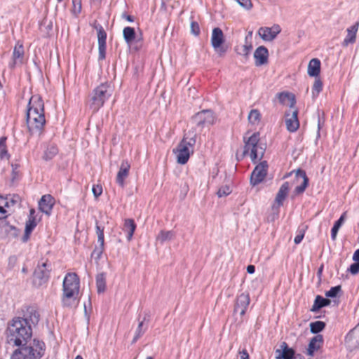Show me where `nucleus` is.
I'll return each mask as SVG.
<instances>
[{
    "label": "nucleus",
    "instance_id": "obj_1",
    "mask_svg": "<svg viewBox=\"0 0 359 359\" xmlns=\"http://www.w3.org/2000/svg\"><path fill=\"white\" fill-rule=\"evenodd\" d=\"M27 311L29 313V319L14 318L8 326L7 343L17 347L13 351L11 359H38L44 355L43 342L34 340L32 346H26L32 335L29 322L35 324L39 320V315L34 309L31 308Z\"/></svg>",
    "mask_w": 359,
    "mask_h": 359
},
{
    "label": "nucleus",
    "instance_id": "obj_2",
    "mask_svg": "<svg viewBox=\"0 0 359 359\" xmlns=\"http://www.w3.org/2000/svg\"><path fill=\"white\" fill-rule=\"evenodd\" d=\"M46 123L44 104L38 95L31 97L27 111V125L32 135H40Z\"/></svg>",
    "mask_w": 359,
    "mask_h": 359
},
{
    "label": "nucleus",
    "instance_id": "obj_3",
    "mask_svg": "<svg viewBox=\"0 0 359 359\" xmlns=\"http://www.w3.org/2000/svg\"><path fill=\"white\" fill-rule=\"evenodd\" d=\"M62 302L65 306L74 307L78 304L79 278L74 273H69L63 280Z\"/></svg>",
    "mask_w": 359,
    "mask_h": 359
},
{
    "label": "nucleus",
    "instance_id": "obj_4",
    "mask_svg": "<svg viewBox=\"0 0 359 359\" xmlns=\"http://www.w3.org/2000/svg\"><path fill=\"white\" fill-rule=\"evenodd\" d=\"M196 142V133L193 130L185 132L182 141L177 147L173 149L176 155L177 162L179 164H185L191 154L194 152V147Z\"/></svg>",
    "mask_w": 359,
    "mask_h": 359
},
{
    "label": "nucleus",
    "instance_id": "obj_5",
    "mask_svg": "<svg viewBox=\"0 0 359 359\" xmlns=\"http://www.w3.org/2000/svg\"><path fill=\"white\" fill-rule=\"evenodd\" d=\"M113 90L107 83H101L97 86L90 94L88 106L93 112L100 109L112 95Z\"/></svg>",
    "mask_w": 359,
    "mask_h": 359
},
{
    "label": "nucleus",
    "instance_id": "obj_6",
    "mask_svg": "<svg viewBox=\"0 0 359 359\" xmlns=\"http://www.w3.org/2000/svg\"><path fill=\"white\" fill-rule=\"evenodd\" d=\"M245 143L243 156L250 152L251 160L255 163L257 160L261 159L265 152V147L259 142V134L255 133L249 137H243Z\"/></svg>",
    "mask_w": 359,
    "mask_h": 359
},
{
    "label": "nucleus",
    "instance_id": "obj_7",
    "mask_svg": "<svg viewBox=\"0 0 359 359\" xmlns=\"http://www.w3.org/2000/svg\"><path fill=\"white\" fill-rule=\"evenodd\" d=\"M214 122L215 117L213 113L210 110H203L192 117V126L189 130H193L197 133L196 128L201 130L206 126L212 125Z\"/></svg>",
    "mask_w": 359,
    "mask_h": 359
},
{
    "label": "nucleus",
    "instance_id": "obj_8",
    "mask_svg": "<svg viewBox=\"0 0 359 359\" xmlns=\"http://www.w3.org/2000/svg\"><path fill=\"white\" fill-rule=\"evenodd\" d=\"M50 269V264H48V262L38 265L33 277V283L36 287H39L48 282Z\"/></svg>",
    "mask_w": 359,
    "mask_h": 359
},
{
    "label": "nucleus",
    "instance_id": "obj_9",
    "mask_svg": "<svg viewBox=\"0 0 359 359\" xmlns=\"http://www.w3.org/2000/svg\"><path fill=\"white\" fill-rule=\"evenodd\" d=\"M224 41L222 30L219 27L214 28L212 31L210 43L214 50L220 56L226 52V48L223 46Z\"/></svg>",
    "mask_w": 359,
    "mask_h": 359
},
{
    "label": "nucleus",
    "instance_id": "obj_10",
    "mask_svg": "<svg viewBox=\"0 0 359 359\" xmlns=\"http://www.w3.org/2000/svg\"><path fill=\"white\" fill-rule=\"evenodd\" d=\"M345 346L350 352L359 348V323L347 334Z\"/></svg>",
    "mask_w": 359,
    "mask_h": 359
},
{
    "label": "nucleus",
    "instance_id": "obj_11",
    "mask_svg": "<svg viewBox=\"0 0 359 359\" xmlns=\"http://www.w3.org/2000/svg\"><path fill=\"white\" fill-rule=\"evenodd\" d=\"M24 47L22 43L18 41L13 48L11 60L9 62L8 66L10 68L14 69L16 66L22 65L24 63Z\"/></svg>",
    "mask_w": 359,
    "mask_h": 359
},
{
    "label": "nucleus",
    "instance_id": "obj_12",
    "mask_svg": "<svg viewBox=\"0 0 359 359\" xmlns=\"http://www.w3.org/2000/svg\"><path fill=\"white\" fill-rule=\"evenodd\" d=\"M280 27L278 25L275 24L271 27H260L258 30V34L262 40L265 41H272L276 38L277 35L280 33Z\"/></svg>",
    "mask_w": 359,
    "mask_h": 359
},
{
    "label": "nucleus",
    "instance_id": "obj_13",
    "mask_svg": "<svg viewBox=\"0 0 359 359\" xmlns=\"http://www.w3.org/2000/svg\"><path fill=\"white\" fill-rule=\"evenodd\" d=\"M298 110L294 107L285 113V125L290 132H295L299 127Z\"/></svg>",
    "mask_w": 359,
    "mask_h": 359
},
{
    "label": "nucleus",
    "instance_id": "obj_14",
    "mask_svg": "<svg viewBox=\"0 0 359 359\" xmlns=\"http://www.w3.org/2000/svg\"><path fill=\"white\" fill-rule=\"evenodd\" d=\"M267 172L266 161L261 162L258 164L251 174L250 182L252 185L260 183L266 177Z\"/></svg>",
    "mask_w": 359,
    "mask_h": 359
},
{
    "label": "nucleus",
    "instance_id": "obj_15",
    "mask_svg": "<svg viewBox=\"0 0 359 359\" xmlns=\"http://www.w3.org/2000/svg\"><path fill=\"white\" fill-rule=\"evenodd\" d=\"M18 230L5 220L0 221V237L1 238H13L18 236Z\"/></svg>",
    "mask_w": 359,
    "mask_h": 359
},
{
    "label": "nucleus",
    "instance_id": "obj_16",
    "mask_svg": "<svg viewBox=\"0 0 359 359\" xmlns=\"http://www.w3.org/2000/svg\"><path fill=\"white\" fill-rule=\"evenodd\" d=\"M250 304V297L247 293L241 294L236 299L234 312L239 313L242 317L245 315L246 310Z\"/></svg>",
    "mask_w": 359,
    "mask_h": 359
},
{
    "label": "nucleus",
    "instance_id": "obj_17",
    "mask_svg": "<svg viewBox=\"0 0 359 359\" xmlns=\"http://www.w3.org/2000/svg\"><path fill=\"white\" fill-rule=\"evenodd\" d=\"M97 31L99 60L105 58L107 34L102 26L96 27Z\"/></svg>",
    "mask_w": 359,
    "mask_h": 359
},
{
    "label": "nucleus",
    "instance_id": "obj_18",
    "mask_svg": "<svg viewBox=\"0 0 359 359\" xmlns=\"http://www.w3.org/2000/svg\"><path fill=\"white\" fill-rule=\"evenodd\" d=\"M130 165L127 161H123L116 177V183L121 187L125 186V180L129 175Z\"/></svg>",
    "mask_w": 359,
    "mask_h": 359
},
{
    "label": "nucleus",
    "instance_id": "obj_19",
    "mask_svg": "<svg viewBox=\"0 0 359 359\" xmlns=\"http://www.w3.org/2000/svg\"><path fill=\"white\" fill-rule=\"evenodd\" d=\"M295 182L296 183H300V184L296 187L294 191V194H299L303 193L309 182V179L304 170H297L295 171Z\"/></svg>",
    "mask_w": 359,
    "mask_h": 359
},
{
    "label": "nucleus",
    "instance_id": "obj_20",
    "mask_svg": "<svg viewBox=\"0 0 359 359\" xmlns=\"http://www.w3.org/2000/svg\"><path fill=\"white\" fill-rule=\"evenodd\" d=\"M290 189V184L288 182H284L280 187L276 198H275V204L273 205V210L278 209L280 206L283 205V201L288 194V191Z\"/></svg>",
    "mask_w": 359,
    "mask_h": 359
},
{
    "label": "nucleus",
    "instance_id": "obj_21",
    "mask_svg": "<svg viewBox=\"0 0 359 359\" xmlns=\"http://www.w3.org/2000/svg\"><path fill=\"white\" fill-rule=\"evenodd\" d=\"M276 359H293L294 351L290 348L287 343L282 342L278 348L276 350Z\"/></svg>",
    "mask_w": 359,
    "mask_h": 359
},
{
    "label": "nucleus",
    "instance_id": "obj_22",
    "mask_svg": "<svg viewBox=\"0 0 359 359\" xmlns=\"http://www.w3.org/2000/svg\"><path fill=\"white\" fill-rule=\"evenodd\" d=\"M54 204V198L50 194H46L43 196L40 199L39 202V207L41 212L49 215Z\"/></svg>",
    "mask_w": 359,
    "mask_h": 359
},
{
    "label": "nucleus",
    "instance_id": "obj_23",
    "mask_svg": "<svg viewBox=\"0 0 359 359\" xmlns=\"http://www.w3.org/2000/svg\"><path fill=\"white\" fill-rule=\"evenodd\" d=\"M323 343V337L321 334H318L313 337L308 346L306 349V354L310 357H313L314 355V353L318 351Z\"/></svg>",
    "mask_w": 359,
    "mask_h": 359
},
{
    "label": "nucleus",
    "instance_id": "obj_24",
    "mask_svg": "<svg viewBox=\"0 0 359 359\" xmlns=\"http://www.w3.org/2000/svg\"><path fill=\"white\" fill-rule=\"evenodd\" d=\"M269 52L266 47L261 46H259L254 53V57L255 59V65L261 66L267 63Z\"/></svg>",
    "mask_w": 359,
    "mask_h": 359
},
{
    "label": "nucleus",
    "instance_id": "obj_25",
    "mask_svg": "<svg viewBox=\"0 0 359 359\" xmlns=\"http://www.w3.org/2000/svg\"><path fill=\"white\" fill-rule=\"evenodd\" d=\"M277 97L281 104L288 105L290 109H293L294 107L296 100L295 97L292 93L283 92L278 93Z\"/></svg>",
    "mask_w": 359,
    "mask_h": 359
},
{
    "label": "nucleus",
    "instance_id": "obj_26",
    "mask_svg": "<svg viewBox=\"0 0 359 359\" xmlns=\"http://www.w3.org/2000/svg\"><path fill=\"white\" fill-rule=\"evenodd\" d=\"M320 72V61L317 58L310 60L308 65L307 73L310 76L317 77Z\"/></svg>",
    "mask_w": 359,
    "mask_h": 359
},
{
    "label": "nucleus",
    "instance_id": "obj_27",
    "mask_svg": "<svg viewBox=\"0 0 359 359\" xmlns=\"http://www.w3.org/2000/svg\"><path fill=\"white\" fill-rule=\"evenodd\" d=\"M358 22L347 29V35L344 40V45L347 46L349 43H353L355 41L356 33L358 29Z\"/></svg>",
    "mask_w": 359,
    "mask_h": 359
},
{
    "label": "nucleus",
    "instance_id": "obj_28",
    "mask_svg": "<svg viewBox=\"0 0 359 359\" xmlns=\"http://www.w3.org/2000/svg\"><path fill=\"white\" fill-rule=\"evenodd\" d=\"M136 225L133 219H127L125 220L123 230L125 233H127V239L128 241L131 240Z\"/></svg>",
    "mask_w": 359,
    "mask_h": 359
},
{
    "label": "nucleus",
    "instance_id": "obj_29",
    "mask_svg": "<svg viewBox=\"0 0 359 359\" xmlns=\"http://www.w3.org/2000/svg\"><path fill=\"white\" fill-rule=\"evenodd\" d=\"M330 302H331L330 299L323 298L320 295H317L315 299L313 305L312 306L311 311L313 312H316L320 309H321L325 306H328L330 304Z\"/></svg>",
    "mask_w": 359,
    "mask_h": 359
},
{
    "label": "nucleus",
    "instance_id": "obj_30",
    "mask_svg": "<svg viewBox=\"0 0 359 359\" xmlns=\"http://www.w3.org/2000/svg\"><path fill=\"white\" fill-rule=\"evenodd\" d=\"M175 238V233L172 231H161L156 236V242L163 244L170 241Z\"/></svg>",
    "mask_w": 359,
    "mask_h": 359
},
{
    "label": "nucleus",
    "instance_id": "obj_31",
    "mask_svg": "<svg viewBox=\"0 0 359 359\" xmlns=\"http://www.w3.org/2000/svg\"><path fill=\"white\" fill-rule=\"evenodd\" d=\"M123 36L126 43L130 46L135 39V32L134 28L130 27H125L123 30Z\"/></svg>",
    "mask_w": 359,
    "mask_h": 359
},
{
    "label": "nucleus",
    "instance_id": "obj_32",
    "mask_svg": "<svg viewBox=\"0 0 359 359\" xmlns=\"http://www.w3.org/2000/svg\"><path fill=\"white\" fill-rule=\"evenodd\" d=\"M96 286L98 293H102L106 289V276L104 273H101L96 276Z\"/></svg>",
    "mask_w": 359,
    "mask_h": 359
},
{
    "label": "nucleus",
    "instance_id": "obj_33",
    "mask_svg": "<svg viewBox=\"0 0 359 359\" xmlns=\"http://www.w3.org/2000/svg\"><path fill=\"white\" fill-rule=\"evenodd\" d=\"M36 226V219H29L27 220V222H26V226H25V235L22 238L24 242H26L28 240L31 232L35 228Z\"/></svg>",
    "mask_w": 359,
    "mask_h": 359
},
{
    "label": "nucleus",
    "instance_id": "obj_34",
    "mask_svg": "<svg viewBox=\"0 0 359 359\" xmlns=\"http://www.w3.org/2000/svg\"><path fill=\"white\" fill-rule=\"evenodd\" d=\"M346 212H344L341 215L340 218L334 223V224L332 229L331 237L333 241H334L336 239L338 231L344 222V220L346 218Z\"/></svg>",
    "mask_w": 359,
    "mask_h": 359
},
{
    "label": "nucleus",
    "instance_id": "obj_35",
    "mask_svg": "<svg viewBox=\"0 0 359 359\" xmlns=\"http://www.w3.org/2000/svg\"><path fill=\"white\" fill-rule=\"evenodd\" d=\"M261 114L257 109H252L248 114V121L252 125H257L260 121Z\"/></svg>",
    "mask_w": 359,
    "mask_h": 359
},
{
    "label": "nucleus",
    "instance_id": "obj_36",
    "mask_svg": "<svg viewBox=\"0 0 359 359\" xmlns=\"http://www.w3.org/2000/svg\"><path fill=\"white\" fill-rule=\"evenodd\" d=\"M323 89V83L320 79H316L312 87V97L315 99Z\"/></svg>",
    "mask_w": 359,
    "mask_h": 359
},
{
    "label": "nucleus",
    "instance_id": "obj_37",
    "mask_svg": "<svg viewBox=\"0 0 359 359\" xmlns=\"http://www.w3.org/2000/svg\"><path fill=\"white\" fill-rule=\"evenodd\" d=\"M325 327V323L323 321H315L310 323V330L312 333L317 334L321 332Z\"/></svg>",
    "mask_w": 359,
    "mask_h": 359
},
{
    "label": "nucleus",
    "instance_id": "obj_38",
    "mask_svg": "<svg viewBox=\"0 0 359 359\" xmlns=\"http://www.w3.org/2000/svg\"><path fill=\"white\" fill-rule=\"evenodd\" d=\"M58 152L57 148L54 145L49 146L45 151L44 158L50 160L53 158Z\"/></svg>",
    "mask_w": 359,
    "mask_h": 359
},
{
    "label": "nucleus",
    "instance_id": "obj_39",
    "mask_svg": "<svg viewBox=\"0 0 359 359\" xmlns=\"http://www.w3.org/2000/svg\"><path fill=\"white\" fill-rule=\"evenodd\" d=\"M145 318H144L143 320L140 321L138 324L137 328L135 332V337L133 340V343L135 342L145 332L146 328H144V321Z\"/></svg>",
    "mask_w": 359,
    "mask_h": 359
},
{
    "label": "nucleus",
    "instance_id": "obj_40",
    "mask_svg": "<svg viewBox=\"0 0 359 359\" xmlns=\"http://www.w3.org/2000/svg\"><path fill=\"white\" fill-rule=\"evenodd\" d=\"M341 287L340 285H337L335 287H332L330 290L325 292V296L327 297L334 298L336 297L338 294L341 292Z\"/></svg>",
    "mask_w": 359,
    "mask_h": 359
},
{
    "label": "nucleus",
    "instance_id": "obj_41",
    "mask_svg": "<svg viewBox=\"0 0 359 359\" xmlns=\"http://www.w3.org/2000/svg\"><path fill=\"white\" fill-rule=\"evenodd\" d=\"M232 190L229 185L222 186L217 191V196L219 197L226 196L231 193Z\"/></svg>",
    "mask_w": 359,
    "mask_h": 359
},
{
    "label": "nucleus",
    "instance_id": "obj_42",
    "mask_svg": "<svg viewBox=\"0 0 359 359\" xmlns=\"http://www.w3.org/2000/svg\"><path fill=\"white\" fill-rule=\"evenodd\" d=\"M96 233L97 235V243L101 245H104V231L103 229H101L100 226H96Z\"/></svg>",
    "mask_w": 359,
    "mask_h": 359
},
{
    "label": "nucleus",
    "instance_id": "obj_43",
    "mask_svg": "<svg viewBox=\"0 0 359 359\" xmlns=\"http://www.w3.org/2000/svg\"><path fill=\"white\" fill-rule=\"evenodd\" d=\"M6 138L0 139V158H4L7 156V150L5 144Z\"/></svg>",
    "mask_w": 359,
    "mask_h": 359
},
{
    "label": "nucleus",
    "instance_id": "obj_44",
    "mask_svg": "<svg viewBox=\"0 0 359 359\" xmlns=\"http://www.w3.org/2000/svg\"><path fill=\"white\" fill-rule=\"evenodd\" d=\"M73 4V12L75 14H78L81 11V0H72Z\"/></svg>",
    "mask_w": 359,
    "mask_h": 359
},
{
    "label": "nucleus",
    "instance_id": "obj_45",
    "mask_svg": "<svg viewBox=\"0 0 359 359\" xmlns=\"http://www.w3.org/2000/svg\"><path fill=\"white\" fill-rule=\"evenodd\" d=\"M241 6L243 8L249 10L252 8V4L250 0H236Z\"/></svg>",
    "mask_w": 359,
    "mask_h": 359
},
{
    "label": "nucleus",
    "instance_id": "obj_46",
    "mask_svg": "<svg viewBox=\"0 0 359 359\" xmlns=\"http://www.w3.org/2000/svg\"><path fill=\"white\" fill-rule=\"evenodd\" d=\"M191 32L195 36H198L200 33V27L196 22H191Z\"/></svg>",
    "mask_w": 359,
    "mask_h": 359
},
{
    "label": "nucleus",
    "instance_id": "obj_47",
    "mask_svg": "<svg viewBox=\"0 0 359 359\" xmlns=\"http://www.w3.org/2000/svg\"><path fill=\"white\" fill-rule=\"evenodd\" d=\"M252 48V46L250 43L248 44L246 43L245 45L243 46L242 52L240 53V54L247 57L249 55Z\"/></svg>",
    "mask_w": 359,
    "mask_h": 359
},
{
    "label": "nucleus",
    "instance_id": "obj_48",
    "mask_svg": "<svg viewBox=\"0 0 359 359\" xmlns=\"http://www.w3.org/2000/svg\"><path fill=\"white\" fill-rule=\"evenodd\" d=\"M348 271L351 272V273L355 275L359 273V262H355V263H353L349 269Z\"/></svg>",
    "mask_w": 359,
    "mask_h": 359
},
{
    "label": "nucleus",
    "instance_id": "obj_49",
    "mask_svg": "<svg viewBox=\"0 0 359 359\" xmlns=\"http://www.w3.org/2000/svg\"><path fill=\"white\" fill-rule=\"evenodd\" d=\"M92 192L95 198L100 196L102 193V188L100 185H94L92 189Z\"/></svg>",
    "mask_w": 359,
    "mask_h": 359
},
{
    "label": "nucleus",
    "instance_id": "obj_50",
    "mask_svg": "<svg viewBox=\"0 0 359 359\" xmlns=\"http://www.w3.org/2000/svg\"><path fill=\"white\" fill-rule=\"evenodd\" d=\"M12 181H15L18 177V165L12 164Z\"/></svg>",
    "mask_w": 359,
    "mask_h": 359
},
{
    "label": "nucleus",
    "instance_id": "obj_51",
    "mask_svg": "<svg viewBox=\"0 0 359 359\" xmlns=\"http://www.w3.org/2000/svg\"><path fill=\"white\" fill-rule=\"evenodd\" d=\"M99 245H100L98 247H96L95 248V250H93V254H92L93 255H96L97 258H100V257L102 254L103 249H104V245H101L100 244H99Z\"/></svg>",
    "mask_w": 359,
    "mask_h": 359
},
{
    "label": "nucleus",
    "instance_id": "obj_52",
    "mask_svg": "<svg viewBox=\"0 0 359 359\" xmlns=\"http://www.w3.org/2000/svg\"><path fill=\"white\" fill-rule=\"evenodd\" d=\"M304 236V232H299V234H297L294 239V242L295 243V244H299L301 243V241H302L303 238Z\"/></svg>",
    "mask_w": 359,
    "mask_h": 359
},
{
    "label": "nucleus",
    "instance_id": "obj_53",
    "mask_svg": "<svg viewBox=\"0 0 359 359\" xmlns=\"http://www.w3.org/2000/svg\"><path fill=\"white\" fill-rule=\"evenodd\" d=\"M240 359H249V355L245 350L239 352Z\"/></svg>",
    "mask_w": 359,
    "mask_h": 359
},
{
    "label": "nucleus",
    "instance_id": "obj_54",
    "mask_svg": "<svg viewBox=\"0 0 359 359\" xmlns=\"http://www.w3.org/2000/svg\"><path fill=\"white\" fill-rule=\"evenodd\" d=\"M6 210L4 209V208L2 206H0V219L5 218L6 217Z\"/></svg>",
    "mask_w": 359,
    "mask_h": 359
},
{
    "label": "nucleus",
    "instance_id": "obj_55",
    "mask_svg": "<svg viewBox=\"0 0 359 359\" xmlns=\"http://www.w3.org/2000/svg\"><path fill=\"white\" fill-rule=\"evenodd\" d=\"M172 1H174V0H162V4L163 5H168L170 6L172 8H174L175 5L172 4Z\"/></svg>",
    "mask_w": 359,
    "mask_h": 359
},
{
    "label": "nucleus",
    "instance_id": "obj_56",
    "mask_svg": "<svg viewBox=\"0 0 359 359\" xmlns=\"http://www.w3.org/2000/svg\"><path fill=\"white\" fill-rule=\"evenodd\" d=\"M353 259L355 262H359V249L355 251L353 255Z\"/></svg>",
    "mask_w": 359,
    "mask_h": 359
},
{
    "label": "nucleus",
    "instance_id": "obj_57",
    "mask_svg": "<svg viewBox=\"0 0 359 359\" xmlns=\"http://www.w3.org/2000/svg\"><path fill=\"white\" fill-rule=\"evenodd\" d=\"M255 267L254 265H248L247 266V272L248 273L252 274V273H255Z\"/></svg>",
    "mask_w": 359,
    "mask_h": 359
},
{
    "label": "nucleus",
    "instance_id": "obj_58",
    "mask_svg": "<svg viewBox=\"0 0 359 359\" xmlns=\"http://www.w3.org/2000/svg\"><path fill=\"white\" fill-rule=\"evenodd\" d=\"M34 214H35V210L34 209H30L29 210V219H36L35 218V216H34Z\"/></svg>",
    "mask_w": 359,
    "mask_h": 359
},
{
    "label": "nucleus",
    "instance_id": "obj_59",
    "mask_svg": "<svg viewBox=\"0 0 359 359\" xmlns=\"http://www.w3.org/2000/svg\"><path fill=\"white\" fill-rule=\"evenodd\" d=\"M123 18H125L128 21H129V22H133V17H132V16H130V15H123Z\"/></svg>",
    "mask_w": 359,
    "mask_h": 359
},
{
    "label": "nucleus",
    "instance_id": "obj_60",
    "mask_svg": "<svg viewBox=\"0 0 359 359\" xmlns=\"http://www.w3.org/2000/svg\"><path fill=\"white\" fill-rule=\"evenodd\" d=\"M252 35V31H250L248 32V34L245 37V41H247L248 39V38H251Z\"/></svg>",
    "mask_w": 359,
    "mask_h": 359
},
{
    "label": "nucleus",
    "instance_id": "obj_61",
    "mask_svg": "<svg viewBox=\"0 0 359 359\" xmlns=\"http://www.w3.org/2000/svg\"><path fill=\"white\" fill-rule=\"evenodd\" d=\"M320 128V118H319V116H318V133H319Z\"/></svg>",
    "mask_w": 359,
    "mask_h": 359
},
{
    "label": "nucleus",
    "instance_id": "obj_62",
    "mask_svg": "<svg viewBox=\"0 0 359 359\" xmlns=\"http://www.w3.org/2000/svg\"><path fill=\"white\" fill-rule=\"evenodd\" d=\"M74 359H83L82 356L80 355H77Z\"/></svg>",
    "mask_w": 359,
    "mask_h": 359
},
{
    "label": "nucleus",
    "instance_id": "obj_63",
    "mask_svg": "<svg viewBox=\"0 0 359 359\" xmlns=\"http://www.w3.org/2000/svg\"><path fill=\"white\" fill-rule=\"evenodd\" d=\"M147 359H152V358L149 356V357L147 358Z\"/></svg>",
    "mask_w": 359,
    "mask_h": 359
},
{
    "label": "nucleus",
    "instance_id": "obj_64",
    "mask_svg": "<svg viewBox=\"0 0 359 359\" xmlns=\"http://www.w3.org/2000/svg\"><path fill=\"white\" fill-rule=\"evenodd\" d=\"M58 1H61L62 0H57Z\"/></svg>",
    "mask_w": 359,
    "mask_h": 359
}]
</instances>
